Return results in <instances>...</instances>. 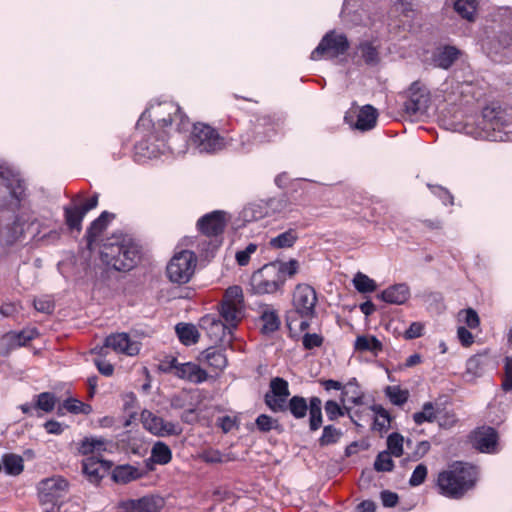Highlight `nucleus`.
Masks as SVG:
<instances>
[{
	"instance_id": "obj_1",
	"label": "nucleus",
	"mask_w": 512,
	"mask_h": 512,
	"mask_svg": "<svg viewBox=\"0 0 512 512\" xmlns=\"http://www.w3.org/2000/svg\"><path fill=\"white\" fill-rule=\"evenodd\" d=\"M26 186L18 173L0 167V244L11 246L24 236V224L30 218L16 215L24 207Z\"/></svg>"
},
{
	"instance_id": "obj_2",
	"label": "nucleus",
	"mask_w": 512,
	"mask_h": 512,
	"mask_svg": "<svg viewBox=\"0 0 512 512\" xmlns=\"http://www.w3.org/2000/svg\"><path fill=\"white\" fill-rule=\"evenodd\" d=\"M189 144L199 153L206 154H214L223 149L247 153L252 149L249 135L236 138L221 136L216 129L203 123L193 125Z\"/></svg>"
},
{
	"instance_id": "obj_3",
	"label": "nucleus",
	"mask_w": 512,
	"mask_h": 512,
	"mask_svg": "<svg viewBox=\"0 0 512 512\" xmlns=\"http://www.w3.org/2000/svg\"><path fill=\"white\" fill-rule=\"evenodd\" d=\"M141 249L138 243L129 235L113 234L103 244L100 258L108 267L116 271H129L140 259Z\"/></svg>"
},
{
	"instance_id": "obj_4",
	"label": "nucleus",
	"mask_w": 512,
	"mask_h": 512,
	"mask_svg": "<svg viewBox=\"0 0 512 512\" xmlns=\"http://www.w3.org/2000/svg\"><path fill=\"white\" fill-rule=\"evenodd\" d=\"M317 293L308 284H298L292 296V308L286 313V325L293 337L308 330L316 316Z\"/></svg>"
},
{
	"instance_id": "obj_5",
	"label": "nucleus",
	"mask_w": 512,
	"mask_h": 512,
	"mask_svg": "<svg viewBox=\"0 0 512 512\" xmlns=\"http://www.w3.org/2000/svg\"><path fill=\"white\" fill-rule=\"evenodd\" d=\"M152 124L154 130L166 131L165 128L172 129L173 124H176L175 137L180 138L181 133L186 131L189 126V121L185 117L180 107L172 101L159 102L156 105H151L140 116L137 122V130L145 128Z\"/></svg>"
},
{
	"instance_id": "obj_6",
	"label": "nucleus",
	"mask_w": 512,
	"mask_h": 512,
	"mask_svg": "<svg viewBox=\"0 0 512 512\" xmlns=\"http://www.w3.org/2000/svg\"><path fill=\"white\" fill-rule=\"evenodd\" d=\"M477 468L464 462H455L438 474L437 487L440 494L452 499H460L475 486Z\"/></svg>"
},
{
	"instance_id": "obj_7",
	"label": "nucleus",
	"mask_w": 512,
	"mask_h": 512,
	"mask_svg": "<svg viewBox=\"0 0 512 512\" xmlns=\"http://www.w3.org/2000/svg\"><path fill=\"white\" fill-rule=\"evenodd\" d=\"M480 125L484 131L493 132V134L489 136L494 141H502L504 135L512 132V115L507 109L491 104L484 107L482 110Z\"/></svg>"
},
{
	"instance_id": "obj_8",
	"label": "nucleus",
	"mask_w": 512,
	"mask_h": 512,
	"mask_svg": "<svg viewBox=\"0 0 512 512\" xmlns=\"http://www.w3.org/2000/svg\"><path fill=\"white\" fill-rule=\"evenodd\" d=\"M177 138L168 131L154 130L146 139L135 144V155L139 158L152 159L170 151L175 152L173 143Z\"/></svg>"
},
{
	"instance_id": "obj_9",
	"label": "nucleus",
	"mask_w": 512,
	"mask_h": 512,
	"mask_svg": "<svg viewBox=\"0 0 512 512\" xmlns=\"http://www.w3.org/2000/svg\"><path fill=\"white\" fill-rule=\"evenodd\" d=\"M69 489L68 481L62 476L43 479L38 484V498L46 512H54Z\"/></svg>"
},
{
	"instance_id": "obj_10",
	"label": "nucleus",
	"mask_w": 512,
	"mask_h": 512,
	"mask_svg": "<svg viewBox=\"0 0 512 512\" xmlns=\"http://www.w3.org/2000/svg\"><path fill=\"white\" fill-rule=\"evenodd\" d=\"M195 267V253L188 250H182L172 257L167 265L166 273L171 282L184 284L190 280Z\"/></svg>"
},
{
	"instance_id": "obj_11",
	"label": "nucleus",
	"mask_w": 512,
	"mask_h": 512,
	"mask_svg": "<svg viewBox=\"0 0 512 512\" xmlns=\"http://www.w3.org/2000/svg\"><path fill=\"white\" fill-rule=\"evenodd\" d=\"M349 47L350 43L345 34L329 31L323 36L318 46L312 51L310 57L312 60L336 58L344 55L348 51Z\"/></svg>"
},
{
	"instance_id": "obj_12",
	"label": "nucleus",
	"mask_w": 512,
	"mask_h": 512,
	"mask_svg": "<svg viewBox=\"0 0 512 512\" xmlns=\"http://www.w3.org/2000/svg\"><path fill=\"white\" fill-rule=\"evenodd\" d=\"M279 270L270 264L264 265L261 269L252 274L250 285L254 294H273L282 290L284 283L280 279Z\"/></svg>"
},
{
	"instance_id": "obj_13",
	"label": "nucleus",
	"mask_w": 512,
	"mask_h": 512,
	"mask_svg": "<svg viewBox=\"0 0 512 512\" xmlns=\"http://www.w3.org/2000/svg\"><path fill=\"white\" fill-rule=\"evenodd\" d=\"M199 327L206 332L207 337L214 344L229 345L233 339V329H230L217 315L207 314L201 317Z\"/></svg>"
},
{
	"instance_id": "obj_14",
	"label": "nucleus",
	"mask_w": 512,
	"mask_h": 512,
	"mask_svg": "<svg viewBox=\"0 0 512 512\" xmlns=\"http://www.w3.org/2000/svg\"><path fill=\"white\" fill-rule=\"evenodd\" d=\"M430 103V93L420 82L411 84L404 102V111L410 117H420L426 114Z\"/></svg>"
},
{
	"instance_id": "obj_15",
	"label": "nucleus",
	"mask_w": 512,
	"mask_h": 512,
	"mask_svg": "<svg viewBox=\"0 0 512 512\" xmlns=\"http://www.w3.org/2000/svg\"><path fill=\"white\" fill-rule=\"evenodd\" d=\"M289 396L288 382L284 378L274 377L270 380L269 390L264 395V403L273 413H284Z\"/></svg>"
},
{
	"instance_id": "obj_16",
	"label": "nucleus",
	"mask_w": 512,
	"mask_h": 512,
	"mask_svg": "<svg viewBox=\"0 0 512 512\" xmlns=\"http://www.w3.org/2000/svg\"><path fill=\"white\" fill-rule=\"evenodd\" d=\"M278 126V120L275 118L269 115L260 116L253 124L251 133L246 132L239 136L249 135L253 147L255 144L269 142L276 135Z\"/></svg>"
},
{
	"instance_id": "obj_17",
	"label": "nucleus",
	"mask_w": 512,
	"mask_h": 512,
	"mask_svg": "<svg viewBox=\"0 0 512 512\" xmlns=\"http://www.w3.org/2000/svg\"><path fill=\"white\" fill-rule=\"evenodd\" d=\"M141 422L145 429L157 436L163 437L181 433V429L177 424L167 422L149 410L141 412Z\"/></svg>"
},
{
	"instance_id": "obj_18",
	"label": "nucleus",
	"mask_w": 512,
	"mask_h": 512,
	"mask_svg": "<svg viewBox=\"0 0 512 512\" xmlns=\"http://www.w3.org/2000/svg\"><path fill=\"white\" fill-rule=\"evenodd\" d=\"M225 215V212L216 210L202 216L197 221V228L202 236L223 238L227 223Z\"/></svg>"
},
{
	"instance_id": "obj_19",
	"label": "nucleus",
	"mask_w": 512,
	"mask_h": 512,
	"mask_svg": "<svg viewBox=\"0 0 512 512\" xmlns=\"http://www.w3.org/2000/svg\"><path fill=\"white\" fill-rule=\"evenodd\" d=\"M494 368V362L487 352L471 356L466 362L463 378L466 382H473L482 377L488 369Z\"/></svg>"
},
{
	"instance_id": "obj_20",
	"label": "nucleus",
	"mask_w": 512,
	"mask_h": 512,
	"mask_svg": "<svg viewBox=\"0 0 512 512\" xmlns=\"http://www.w3.org/2000/svg\"><path fill=\"white\" fill-rule=\"evenodd\" d=\"M104 347L111 348L117 353L135 356L140 351V343L133 341L127 333H115L105 338Z\"/></svg>"
},
{
	"instance_id": "obj_21",
	"label": "nucleus",
	"mask_w": 512,
	"mask_h": 512,
	"mask_svg": "<svg viewBox=\"0 0 512 512\" xmlns=\"http://www.w3.org/2000/svg\"><path fill=\"white\" fill-rule=\"evenodd\" d=\"M112 463L97 456L82 461V472L91 483H98L111 469Z\"/></svg>"
},
{
	"instance_id": "obj_22",
	"label": "nucleus",
	"mask_w": 512,
	"mask_h": 512,
	"mask_svg": "<svg viewBox=\"0 0 512 512\" xmlns=\"http://www.w3.org/2000/svg\"><path fill=\"white\" fill-rule=\"evenodd\" d=\"M473 447L482 453L496 452L498 434L492 427H481L476 429L471 436Z\"/></svg>"
},
{
	"instance_id": "obj_23",
	"label": "nucleus",
	"mask_w": 512,
	"mask_h": 512,
	"mask_svg": "<svg viewBox=\"0 0 512 512\" xmlns=\"http://www.w3.org/2000/svg\"><path fill=\"white\" fill-rule=\"evenodd\" d=\"M162 505V499L146 495L139 499H129L121 503L126 512H156Z\"/></svg>"
},
{
	"instance_id": "obj_24",
	"label": "nucleus",
	"mask_w": 512,
	"mask_h": 512,
	"mask_svg": "<svg viewBox=\"0 0 512 512\" xmlns=\"http://www.w3.org/2000/svg\"><path fill=\"white\" fill-rule=\"evenodd\" d=\"M112 218L113 214L103 211L98 218L92 221L85 234L88 249L93 250L99 243L102 233Z\"/></svg>"
},
{
	"instance_id": "obj_25",
	"label": "nucleus",
	"mask_w": 512,
	"mask_h": 512,
	"mask_svg": "<svg viewBox=\"0 0 512 512\" xmlns=\"http://www.w3.org/2000/svg\"><path fill=\"white\" fill-rule=\"evenodd\" d=\"M174 374L180 379L196 384L203 383L208 378L207 372L199 365L192 362L182 363L177 367V371H175Z\"/></svg>"
},
{
	"instance_id": "obj_26",
	"label": "nucleus",
	"mask_w": 512,
	"mask_h": 512,
	"mask_svg": "<svg viewBox=\"0 0 512 512\" xmlns=\"http://www.w3.org/2000/svg\"><path fill=\"white\" fill-rule=\"evenodd\" d=\"M171 459L172 452L169 446L164 442L158 441L153 445L150 457L144 461L146 470H153V463L166 465L171 461Z\"/></svg>"
},
{
	"instance_id": "obj_27",
	"label": "nucleus",
	"mask_w": 512,
	"mask_h": 512,
	"mask_svg": "<svg viewBox=\"0 0 512 512\" xmlns=\"http://www.w3.org/2000/svg\"><path fill=\"white\" fill-rule=\"evenodd\" d=\"M461 51L455 46L445 45L437 49L433 55L435 65L442 69H449L459 58Z\"/></svg>"
},
{
	"instance_id": "obj_28",
	"label": "nucleus",
	"mask_w": 512,
	"mask_h": 512,
	"mask_svg": "<svg viewBox=\"0 0 512 512\" xmlns=\"http://www.w3.org/2000/svg\"><path fill=\"white\" fill-rule=\"evenodd\" d=\"M199 359L216 371H222L228 364L226 354L218 347L207 348L201 353Z\"/></svg>"
},
{
	"instance_id": "obj_29",
	"label": "nucleus",
	"mask_w": 512,
	"mask_h": 512,
	"mask_svg": "<svg viewBox=\"0 0 512 512\" xmlns=\"http://www.w3.org/2000/svg\"><path fill=\"white\" fill-rule=\"evenodd\" d=\"M108 443V440L103 437H84L77 443V451L84 456H92L95 453L100 454L106 451Z\"/></svg>"
},
{
	"instance_id": "obj_30",
	"label": "nucleus",
	"mask_w": 512,
	"mask_h": 512,
	"mask_svg": "<svg viewBox=\"0 0 512 512\" xmlns=\"http://www.w3.org/2000/svg\"><path fill=\"white\" fill-rule=\"evenodd\" d=\"M410 296L409 287L406 284H395L383 290L379 297L386 303L401 305Z\"/></svg>"
},
{
	"instance_id": "obj_31",
	"label": "nucleus",
	"mask_w": 512,
	"mask_h": 512,
	"mask_svg": "<svg viewBox=\"0 0 512 512\" xmlns=\"http://www.w3.org/2000/svg\"><path fill=\"white\" fill-rule=\"evenodd\" d=\"M242 308L243 306L220 302L218 317L221 318L230 329L234 330L241 320Z\"/></svg>"
},
{
	"instance_id": "obj_32",
	"label": "nucleus",
	"mask_w": 512,
	"mask_h": 512,
	"mask_svg": "<svg viewBox=\"0 0 512 512\" xmlns=\"http://www.w3.org/2000/svg\"><path fill=\"white\" fill-rule=\"evenodd\" d=\"M377 118V109L371 105H365L358 112L355 128L360 131H369L376 126Z\"/></svg>"
},
{
	"instance_id": "obj_33",
	"label": "nucleus",
	"mask_w": 512,
	"mask_h": 512,
	"mask_svg": "<svg viewBox=\"0 0 512 512\" xmlns=\"http://www.w3.org/2000/svg\"><path fill=\"white\" fill-rule=\"evenodd\" d=\"M144 471L134 467L132 465H120L114 468L112 472V479L116 483L127 484L131 481L137 480L143 477Z\"/></svg>"
},
{
	"instance_id": "obj_34",
	"label": "nucleus",
	"mask_w": 512,
	"mask_h": 512,
	"mask_svg": "<svg viewBox=\"0 0 512 512\" xmlns=\"http://www.w3.org/2000/svg\"><path fill=\"white\" fill-rule=\"evenodd\" d=\"M260 320L262 322L261 332L264 335H270L280 328L281 321L278 312L268 305L263 308Z\"/></svg>"
},
{
	"instance_id": "obj_35",
	"label": "nucleus",
	"mask_w": 512,
	"mask_h": 512,
	"mask_svg": "<svg viewBox=\"0 0 512 512\" xmlns=\"http://www.w3.org/2000/svg\"><path fill=\"white\" fill-rule=\"evenodd\" d=\"M223 243V238L201 237L197 243V249L201 258L210 260Z\"/></svg>"
},
{
	"instance_id": "obj_36",
	"label": "nucleus",
	"mask_w": 512,
	"mask_h": 512,
	"mask_svg": "<svg viewBox=\"0 0 512 512\" xmlns=\"http://www.w3.org/2000/svg\"><path fill=\"white\" fill-rule=\"evenodd\" d=\"M176 334L179 341L185 346L196 344L199 340L200 334L197 328L190 323H179L175 327Z\"/></svg>"
},
{
	"instance_id": "obj_37",
	"label": "nucleus",
	"mask_w": 512,
	"mask_h": 512,
	"mask_svg": "<svg viewBox=\"0 0 512 512\" xmlns=\"http://www.w3.org/2000/svg\"><path fill=\"white\" fill-rule=\"evenodd\" d=\"M85 212L79 205H71L64 207V217L66 225L70 230L80 231L82 228V221L85 217Z\"/></svg>"
},
{
	"instance_id": "obj_38",
	"label": "nucleus",
	"mask_w": 512,
	"mask_h": 512,
	"mask_svg": "<svg viewBox=\"0 0 512 512\" xmlns=\"http://www.w3.org/2000/svg\"><path fill=\"white\" fill-rule=\"evenodd\" d=\"M287 411H289L295 419L304 418L308 412L307 400L304 397L298 396V395L291 397L285 403L284 412H287Z\"/></svg>"
},
{
	"instance_id": "obj_39",
	"label": "nucleus",
	"mask_w": 512,
	"mask_h": 512,
	"mask_svg": "<svg viewBox=\"0 0 512 512\" xmlns=\"http://www.w3.org/2000/svg\"><path fill=\"white\" fill-rule=\"evenodd\" d=\"M298 238L299 236L295 229H288L276 237L271 238L269 245L275 249L291 248L296 243Z\"/></svg>"
},
{
	"instance_id": "obj_40",
	"label": "nucleus",
	"mask_w": 512,
	"mask_h": 512,
	"mask_svg": "<svg viewBox=\"0 0 512 512\" xmlns=\"http://www.w3.org/2000/svg\"><path fill=\"white\" fill-rule=\"evenodd\" d=\"M454 10L457 12L459 16L467 21H474L475 14L478 8L477 0H456L454 2Z\"/></svg>"
},
{
	"instance_id": "obj_41",
	"label": "nucleus",
	"mask_w": 512,
	"mask_h": 512,
	"mask_svg": "<svg viewBox=\"0 0 512 512\" xmlns=\"http://www.w3.org/2000/svg\"><path fill=\"white\" fill-rule=\"evenodd\" d=\"M354 348L359 352H374L381 351L383 345L381 341L375 336L360 335L356 338Z\"/></svg>"
},
{
	"instance_id": "obj_42",
	"label": "nucleus",
	"mask_w": 512,
	"mask_h": 512,
	"mask_svg": "<svg viewBox=\"0 0 512 512\" xmlns=\"http://www.w3.org/2000/svg\"><path fill=\"white\" fill-rule=\"evenodd\" d=\"M35 409L41 410L45 413H50L54 410L57 398L54 393L42 392L34 396Z\"/></svg>"
},
{
	"instance_id": "obj_43",
	"label": "nucleus",
	"mask_w": 512,
	"mask_h": 512,
	"mask_svg": "<svg viewBox=\"0 0 512 512\" xmlns=\"http://www.w3.org/2000/svg\"><path fill=\"white\" fill-rule=\"evenodd\" d=\"M358 51L361 53V57L367 65L373 66L378 64L379 52L377 48L369 41H364L359 44L357 47Z\"/></svg>"
},
{
	"instance_id": "obj_44",
	"label": "nucleus",
	"mask_w": 512,
	"mask_h": 512,
	"mask_svg": "<svg viewBox=\"0 0 512 512\" xmlns=\"http://www.w3.org/2000/svg\"><path fill=\"white\" fill-rule=\"evenodd\" d=\"M2 460L5 472L9 475H19L24 469L23 458L20 455L5 454Z\"/></svg>"
},
{
	"instance_id": "obj_45",
	"label": "nucleus",
	"mask_w": 512,
	"mask_h": 512,
	"mask_svg": "<svg viewBox=\"0 0 512 512\" xmlns=\"http://www.w3.org/2000/svg\"><path fill=\"white\" fill-rule=\"evenodd\" d=\"M269 264L274 266L276 270H279V278L283 279L284 284L286 282L287 276L293 277L299 269V263L295 259H290L287 262H272Z\"/></svg>"
},
{
	"instance_id": "obj_46",
	"label": "nucleus",
	"mask_w": 512,
	"mask_h": 512,
	"mask_svg": "<svg viewBox=\"0 0 512 512\" xmlns=\"http://www.w3.org/2000/svg\"><path fill=\"white\" fill-rule=\"evenodd\" d=\"M342 434V431L335 426L326 425L323 428L322 435L318 439L319 445L321 447H325L336 444L340 440Z\"/></svg>"
},
{
	"instance_id": "obj_47",
	"label": "nucleus",
	"mask_w": 512,
	"mask_h": 512,
	"mask_svg": "<svg viewBox=\"0 0 512 512\" xmlns=\"http://www.w3.org/2000/svg\"><path fill=\"white\" fill-rule=\"evenodd\" d=\"M436 417L435 406L432 402L424 403L422 410L413 414V420L417 425H422L424 422L432 423Z\"/></svg>"
},
{
	"instance_id": "obj_48",
	"label": "nucleus",
	"mask_w": 512,
	"mask_h": 512,
	"mask_svg": "<svg viewBox=\"0 0 512 512\" xmlns=\"http://www.w3.org/2000/svg\"><path fill=\"white\" fill-rule=\"evenodd\" d=\"M356 290L360 293H371L377 288L376 282L367 275L358 272L353 279Z\"/></svg>"
},
{
	"instance_id": "obj_49",
	"label": "nucleus",
	"mask_w": 512,
	"mask_h": 512,
	"mask_svg": "<svg viewBox=\"0 0 512 512\" xmlns=\"http://www.w3.org/2000/svg\"><path fill=\"white\" fill-rule=\"evenodd\" d=\"M371 409L375 414L374 428L379 431L387 429L390 426L391 421L389 412L381 405L377 404L373 405Z\"/></svg>"
},
{
	"instance_id": "obj_50",
	"label": "nucleus",
	"mask_w": 512,
	"mask_h": 512,
	"mask_svg": "<svg viewBox=\"0 0 512 512\" xmlns=\"http://www.w3.org/2000/svg\"><path fill=\"white\" fill-rule=\"evenodd\" d=\"M385 395L389 398L390 402L394 405L401 406L408 400L409 393L403 390L400 386H387L384 390Z\"/></svg>"
},
{
	"instance_id": "obj_51",
	"label": "nucleus",
	"mask_w": 512,
	"mask_h": 512,
	"mask_svg": "<svg viewBox=\"0 0 512 512\" xmlns=\"http://www.w3.org/2000/svg\"><path fill=\"white\" fill-rule=\"evenodd\" d=\"M404 438L397 432L391 433L387 438V452L394 457L403 455Z\"/></svg>"
},
{
	"instance_id": "obj_52",
	"label": "nucleus",
	"mask_w": 512,
	"mask_h": 512,
	"mask_svg": "<svg viewBox=\"0 0 512 512\" xmlns=\"http://www.w3.org/2000/svg\"><path fill=\"white\" fill-rule=\"evenodd\" d=\"M221 302L243 306L244 296L242 288L238 285L228 287Z\"/></svg>"
},
{
	"instance_id": "obj_53",
	"label": "nucleus",
	"mask_w": 512,
	"mask_h": 512,
	"mask_svg": "<svg viewBox=\"0 0 512 512\" xmlns=\"http://www.w3.org/2000/svg\"><path fill=\"white\" fill-rule=\"evenodd\" d=\"M391 454L387 451L380 452L375 459L374 469L377 472H391L394 469V462Z\"/></svg>"
},
{
	"instance_id": "obj_54",
	"label": "nucleus",
	"mask_w": 512,
	"mask_h": 512,
	"mask_svg": "<svg viewBox=\"0 0 512 512\" xmlns=\"http://www.w3.org/2000/svg\"><path fill=\"white\" fill-rule=\"evenodd\" d=\"M63 407L73 414H89L92 410L89 404L75 398H68L63 402Z\"/></svg>"
},
{
	"instance_id": "obj_55",
	"label": "nucleus",
	"mask_w": 512,
	"mask_h": 512,
	"mask_svg": "<svg viewBox=\"0 0 512 512\" xmlns=\"http://www.w3.org/2000/svg\"><path fill=\"white\" fill-rule=\"evenodd\" d=\"M266 213L260 204H249L242 211L243 219L248 222L262 219Z\"/></svg>"
},
{
	"instance_id": "obj_56",
	"label": "nucleus",
	"mask_w": 512,
	"mask_h": 512,
	"mask_svg": "<svg viewBox=\"0 0 512 512\" xmlns=\"http://www.w3.org/2000/svg\"><path fill=\"white\" fill-rule=\"evenodd\" d=\"M255 425L263 433L270 432L279 427L278 421L267 414H260L255 420Z\"/></svg>"
},
{
	"instance_id": "obj_57",
	"label": "nucleus",
	"mask_w": 512,
	"mask_h": 512,
	"mask_svg": "<svg viewBox=\"0 0 512 512\" xmlns=\"http://www.w3.org/2000/svg\"><path fill=\"white\" fill-rule=\"evenodd\" d=\"M38 335L39 333L36 328H25L18 332L13 331V334L9 337L16 339V341L19 342V346L22 347L35 339Z\"/></svg>"
},
{
	"instance_id": "obj_58",
	"label": "nucleus",
	"mask_w": 512,
	"mask_h": 512,
	"mask_svg": "<svg viewBox=\"0 0 512 512\" xmlns=\"http://www.w3.org/2000/svg\"><path fill=\"white\" fill-rule=\"evenodd\" d=\"M319 383L326 391H330V390L341 391L340 402L345 403V396L349 395L350 390H348L347 387L342 384V382L333 380V379H320Z\"/></svg>"
},
{
	"instance_id": "obj_59",
	"label": "nucleus",
	"mask_w": 512,
	"mask_h": 512,
	"mask_svg": "<svg viewBox=\"0 0 512 512\" xmlns=\"http://www.w3.org/2000/svg\"><path fill=\"white\" fill-rule=\"evenodd\" d=\"M325 413L330 421H334L339 417L345 416L344 408L335 400H328L324 405Z\"/></svg>"
},
{
	"instance_id": "obj_60",
	"label": "nucleus",
	"mask_w": 512,
	"mask_h": 512,
	"mask_svg": "<svg viewBox=\"0 0 512 512\" xmlns=\"http://www.w3.org/2000/svg\"><path fill=\"white\" fill-rule=\"evenodd\" d=\"M324 338L317 333H305L302 337V345L305 350H312L322 346Z\"/></svg>"
},
{
	"instance_id": "obj_61",
	"label": "nucleus",
	"mask_w": 512,
	"mask_h": 512,
	"mask_svg": "<svg viewBox=\"0 0 512 512\" xmlns=\"http://www.w3.org/2000/svg\"><path fill=\"white\" fill-rule=\"evenodd\" d=\"M427 474L428 469L426 465L422 463L417 465L409 479V485L411 487H417L421 485L425 481Z\"/></svg>"
},
{
	"instance_id": "obj_62",
	"label": "nucleus",
	"mask_w": 512,
	"mask_h": 512,
	"mask_svg": "<svg viewBox=\"0 0 512 512\" xmlns=\"http://www.w3.org/2000/svg\"><path fill=\"white\" fill-rule=\"evenodd\" d=\"M431 445L428 441H420L417 443L416 448L411 453V455H408L407 458L403 459V463L406 461H418L421 458H423L430 450Z\"/></svg>"
},
{
	"instance_id": "obj_63",
	"label": "nucleus",
	"mask_w": 512,
	"mask_h": 512,
	"mask_svg": "<svg viewBox=\"0 0 512 512\" xmlns=\"http://www.w3.org/2000/svg\"><path fill=\"white\" fill-rule=\"evenodd\" d=\"M258 246L255 243H249L245 249L236 253L235 258L240 266H246L249 263L250 257L256 252Z\"/></svg>"
},
{
	"instance_id": "obj_64",
	"label": "nucleus",
	"mask_w": 512,
	"mask_h": 512,
	"mask_svg": "<svg viewBox=\"0 0 512 512\" xmlns=\"http://www.w3.org/2000/svg\"><path fill=\"white\" fill-rule=\"evenodd\" d=\"M504 391L508 392L512 390V357H505L504 361V377L501 384Z\"/></svg>"
}]
</instances>
